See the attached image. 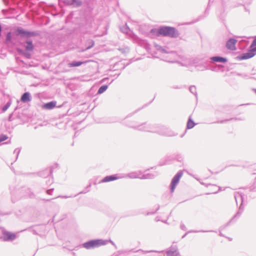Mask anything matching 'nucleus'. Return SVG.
<instances>
[{
  "label": "nucleus",
  "mask_w": 256,
  "mask_h": 256,
  "mask_svg": "<svg viewBox=\"0 0 256 256\" xmlns=\"http://www.w3.org/2000/svg\"><path fill=\"white\" fill-rule=\"evenodd\" d=\"M161 36L176 37L178 36L176 30L172 27L162 26L160 28Z\"/></svg>",
  "instance_id": "nucleus-1"
},
{
  "label": "nucleus",
  "mask_w": 256,
  "mask_h": 256,
  "mask_svg": "<svg viewBox=\"0 0 256 256\" xmlns=\"http://www.w3.org/2000/svg\"><path fill=\"white\" fill-rule=\"evenodd\" d=\"M106 244V242L102 240H92L83 244V246L86 249L98 248Z\"/></svg>",
  "instance_id": "nucleus-2"
},
{
  "label": "nucleus",
  "mask_w": 256,
  "mask_h": 256,
  "mask_svg": "<svg viewBox=\"0 0 256 256\" xmlns=\"http://www.w3.org/2000/svg\"><path fill=\"white\" fill-rule=\"evenodd\" d=\"M256 53V38L254 40L250 46V50L246 53L242 54V59H248L253 57Z\"/></svg>",
  "instance_id": "nucleus-3"
},
{
  "label": "nucleus",
  "mask_w": 256,
  "mask_h": 256,
  "mask_svg": "<svg viewBox=\"0 0 256 256\" xmlns=\"http://www.w3.org/2000/svg\"><path fill=\"white\" fill-rule=\"evenodd\" d=\"M183 174L182 172H178L172 178L171 182V191L173 192L174 190V189L178 183L180 178L182 176Z\"/></svg>",
  "instance_id": "nucleus-4"
},
{
  "label": "nucleus",
  "mask_w": 256,
  "mask_h": 256,
  "mask_svg": "<svg viewBox=\"0 0 256 256\" xmlns=\"http://www.w3.org/2000/svg\"><path fill=\"white\" fill-rule=\"evenodd\" d=\"M2 234L3 240L5 241L12 240L16 238V236L14 233L10 232H4Z\"/></svg>",
  "instance_id": "nucleus-5"
},
{
  "label": "nucleus",
  "mask_w": 256,
  "mask_h": 256,
  "mask_svg": "<svg viewBox=\"0 0 256 256\" xmlns=\"http://www.w3.org/2000/svg\"><path fill=\"white\" fill-rule=\"evenodd\" d=\"M237 42V40L234 38L230 39L226 42V48L231 50H236V44Z\"/></svg>",
  "instance_id": "nucleus-6"
},
{
  "label": "nucleus",
  "mask_w": 256,
  "mask_h": 256,
  "mask_svg": "<svg viewBox=\"0 0 256 256\" xmlns=\"http://www.w3.org/2000/svg\"><path fill=\"white\" fill-rule=\"evenodd\" d=\"M56 106V102H48L43 106V108L46 110H51L54 108Z\"/></svg>",
  "instance_id": "nucleus-7"
},
{
  "label": "nucleus",
  "mask_w": 256,
  "mask_h": 256,
  "mask_svg": "<svg viewBox=\"0 0 256 256\" xmlns=\"http://www.w3.org/2000/svg\"><path fill=\"white\" fill-rule=\"evenodd\" d=\"M16 34H22L23 36H28V37L30 36L33 35L30 32H25L24 30H22V29L17 30Z\"/></svg>",
  "instance_id": "nucleus-8"
},
{
  "label": "nucleus",
  "mask_w": 256,
  "mask_h": 256,
  "mask_svg": "<svg viewBox=\"0 0 256 256\" xmlns=\"http://www.w3.org/2000/svg\"><path fill=\"white\" fill-rule=\"evenodd\" d=\"M118 178L115 176H106L102 180V182H109L110 181H113L114 180H117Z\"/></svg>",
  "instance_id": "nucleus-9"
},
{
  "label": "nucleus",
  "mask_w": 256,
  "mask_h": 256,
  "mask_svg": "<svg viewBox=\"0 0 256 256\" xmlns=\"http://www.w3.org/2000/svg\"><path fill=\"white\" fill-rule=\"evenodd\" d=\"M21 101L22 102H27L30 100V94L25 92L21 97Z\"/></svg>",
  "instance_id": "nucleus-10"
},
{
  "label": "nucleus",
  "mask_w": 256,
  "mask_h": 256,
  "mask_svg": "<svg viewBox=\"0 0 256 256\" xmlns=\"http://www.w3.org/2000/svg\"><path fill=\"white\" fill-rule=\"evenodd\" d=\"M211 59L216 62H225L227 61L226 59L224 58L220 57V56H214L211 58Z\"/></svg>",
  "instance_id": "nucleus-11"
},
{
  "label": "nucleus",
  "mask_w": 256,
  "mask_h": 256,
  "mask_svg": "<svg viewBox=\"0 0 256 256\" xmlns=\"http://www.w3.org/2000/svg\"><path fill=\"white\" fill-rule=\"evenodd\" d=\"M150 32L152 34L153 36H161V32H160V28L159 29H152L150 30Z\"/></svg>",
  "instance_id": "nucleus-12"
},
{
  "label": "nucleus",
  "mask_w": 256,
  "mask_h": 256,
  "mask_svg": "<svg viewBox=\"0 0 256 256\" xmlns=\"http://www.w3.org/2000/svg\"><path fill=\"white\" fill-rule=\"evenodd\" d=\"M27 46L26 47V50L28 51H31L33 49V46L32 44V42L30 41H28L26 42Z\"/></svg>",
  "instance_id": "nucleus-13"
},
{
  "label": "nucleus",
  "mask_w": 256,
  "mask_h": 256,
  "mask_svg": "<svg viewBox=\"0 0 256 256\" xmlns=\"http://www.w3.org/2000/svg\"><path fill=\"white\" fill-rule=\"evenodd\" d=\"M168 256H178V252L176 250H169L168 253Z\"/></svg>",
  "instance_id": "nucleus-14"
},
{
  "label": "nucleus",
  "mask_w": 256,
  "mask_h": 256,
  "mask_svg": "<svg viewBox=\"0 0 256 256\" xmlns=\"http://www.w3.org/2000/svg\"><path fill=\"white\" fill-rule=\"evenodd\" d=\"M194 126V122L191 120H189L187 123V128H192Z\"/></svg>",
  "instance_id": "nucleus-15"
},
{
  "label": "nucleus",
  "mask_w": 256,
  "mask_h": 256,
  "mask_svg": "<svg viewBox=\"0 0 256 256\" xmlns=\"http://www.w3.org/2000/svg\"><path fill=\"white\" fill-rule=\"evenodd\" d=\"M83 62H73L70 64V66L74 67V66H78L82 64Z\"/></svg>",
  "instance_id": "nucleus-16"
},
{
  "label": "nucleus",
  "mask_w": 256,
  "mask_h": 256,
  "mask_svg": "<svg viewBox=\"0 0 256 256\" xmlns=\"http://www.w3.org/2000/svg\"><path fill=\"white\" fill-rule=\"evenodd\" d=\"M108 88V86H102L98 90V94H102V92H104L105 90H106V89Z\"/></svg>",
  "instance_id": "nucleus-17"
},
{
  "label": "nucleus",
  "mask_w": 256,
  "mask_h": 256,
  "mask_svg": "<svg viewBox=\"0 0 256 256\" xmlns=\"http://www.w3.org/2000/svg\"><path fill=\"white\" fill-rule=\"evenodd\" d=\"M11 39H12V36H11V34L10 32H8L7 35H6V41L7 42H10L11 40Z\"/></svg>",
  "instance_id": "nucleus-18"
},
{
  "label": "nucleus",
  "mask_w": 256,
  "mask_h": 256,
  "mask_svg": "<svg viewBox=\"0 0 256 256\" xmlns=\"http://www.w3.org/2000/svg\"><path fill=\"white\" fill-rule=\"evenodd\" d=\"M8 138V136L5 135H2L0 136V142L6 140Z\"/></svg>",
  "instance_id": "nucleus-19"
},
{
  "label": "nucleus",
  "mask_w": 256,
  "mask_h": 256,
  "mask_svg": "<svg viewBox=\"0 0 256 256\" xmlns=\"http://www.w3.org/2000/svg\"><path fill=\"white\" fill-rule=\"evenodd\" d=\"M214 187L216 188V190H215V192H217L218 190V188L216 186H214Z\"/></svg>",
  "instance_id": "nucleus-20"
},
{
  "label": "nucleus",
  "mask_w": 256,
  "mask_h": 256,
  "mask_svg": "<svg viewBox=\"0 0 256 256\" xmlns=\"http://www.w3.org/2000/svg\"><path fill=\"white\" fill-rule=\"evenodd\" d=\"M8 108V107L7 106H5L3 108V110L4 111V110H6Z\"/></svg>",
  "instance_id": "nucleus-21"
},
{
  "label": "nucleus",
  "mask_w": 256,
  "mask_h": 256,
  "mask_svg": "<svg viewBox=\"0 0 256 256\" xmlns=\"http://www.w3.org/2000/svg\"><path fill=\"white\" fill-rule=\"evenodd\" d=\"M255 92H256V90H255Z\"/></svg>",
  "instance_id": "nucleus-22"
}]
</instances>
